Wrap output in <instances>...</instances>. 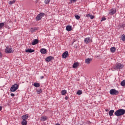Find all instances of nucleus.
<instances>
[{
    "label": "nucleus",
    "instance_id": "nucleus-10",
    "mask_svg": "<svg viewBox=\"0 0 125 125\" xmlns=\"http://www.w3.org/2000/svg\"><path fill=\"white\" fill-rule=\"evenodd\" d=\"M53 59H54V57L52 56H49L46 58L45 61H47V62H50V61H51V60H53Z\"/></svg>",
    "mask_w": 125,
    "mask_h": 125
},
{
    "label": "nucleus",
    "instance_id": "nucleus-19",
    "mask_svg": "<svg viewBox=\"0 0 125 125\" xmlns=\"http://www.w3.org/2000/svg\"><path fill=\"white\" fill-rule=\"evenodd\" d=\"M79 66V62H75L73 64V68L76 69Z\"/></svg>",
    "mask_w": 125,
    "mask_h": 125
},
{
    "label": "nucleus",
    "instance_id": "nucleus-35",
    "mask_svg": "<svg viewBox=\"0 0 125 125\" xmlns=\"http://www.w3.org/2000/svg\"><path fill=\"white\" fill-rule=\"evenodd\" d=\"M105 20H106V18H102V20H101V21H105Z\"/></svg>",
    "mask_w": 125,
    "mask_h": 125
},
{
    "label": "nucleus",
    "instance_id": "nucleus-3",
    "mask_svg": "<svg viewBox=\"0 0 125 125\" xmlns=\"http://www.w3.org/2000/svg\"><path fill=\"white\" fill-rule=\"evenodd\" d=\"M124 68V65L121 63H117L116 66H113V69L115 70H121Z\"/></svg>",
    "mask_w": 125,
    "mask_h": 125
},
{
    "label": "nucleus",
    "instance_id": "nucleus-17",
    "mask_svg": "<svg viewBox=\"0 0 125 125\" xmlns=\"http://www.w3.org/2000/svg\"><path fill=\"white\" fill-rule=\"evenodd\" d=\"M66 31H68V32H70V31H72V26H70V25L66 26Z\"/></svg>",
    "mask_w": 125,
    "mask_h": 125
},
{
    "label": "nucleus",
    "instance_id": "nucleus-32",
    "mask_svg": "<svg viewBox=\"0 0 125 125\" xmlns=\"http://www.w3.org/2000/svg\"><path fill=\"white\" fill-rule=\"evenodd\" d=\"M121 40L123 42H125V35H122V37H121Z\"/></svg>",
    "mask_w": 125,
    "mask_h": 125
},
{
    "label": "nucleus",
    "instance_id": "nucleus-6",
    "mask_svg": "<svg viewBox=\"0 0 125 125\" xmlns=\"http://www.w3.org/2000/svg\"><path fill=\"white\" fill-rule=\"evenodd\" d=\"M5 52L6 53H12V52H13V50H12V48L7 46L5 49Z\"/></svg>",
    "mask_w": 125,
    "mask_h": 125
},
{
    "label": "nucleus",
    "instance_id": "nucleus-41",
    "mask_svg": "<svg viewBox=\"0 0 125 125\" xmlns=\"http://www.w3.org/2000/svg\"><path fill=\"white\" fill-rule=\"evenodd\" d=\"M2 56V55L1 54V53L0 52V57H1Z\"/></svg>",
    "mask_w": 125,
    "mask_h": 125
},
{
    "label": "nucleus",
    "instance_id": "nucleus-36",
    "mask_svg": "<svg viewBox=\"0 0 125 125\" xmlns=\"http://www.w3.org/2000/svg\"><path fill=\"white\" fill-rule=\"evenodd\" d=\"M11 96H12V97L15 96V95L14 93H11Z\"/></svg>",
    "mask_w": 125,
    "mask_h": 125
},
{
    "label": "nucleus",
    "instance_id": "nucleus-26",
    "mask_svg": "<svg viewBox=\"0 0 125 125\" xmlns=\"http://www.w3.org/2000/svg\"><path fill=\"white\" fill-rule=\"evenodd\" d=\"M15 1H16V0H13L12 1H9L8 3L9 4H13V3H15Z\"/></svg>",
    "mask_w": 125,
    "mask_h": 125
},
{
    "label": "nucleus",
    "instance_id": "nucleus-7",
    "mask_svg": "<svg viewBox=\"0 0 125 125\" xmlns=\"http://www.w3.org/2000/svg\"><path fill=\"white\" fill-rule=\"evenodd\" d=\"M92 42V40L90 39L89 37H87L84 39V42L87 44V43H89V42Z\"/></svg>",
    "mask_w": 125,
    "mask_h": 125
},
{
    "label": "nucleus",
    "instance_id": "nucleus-2",
    "mask_svg": "<svg viewBox=\"0 0 125 125\" xmlns=\"http://www.w3.org/2000/svg\"><path fill=\"white\" fill-rule=\"evenodd\" d=\"M19 88V85L17 84H14L10 88V91L12 92H14V91H16L17 89Z\"/></svg>",
    "mask_w": 125,
    "mask_h": 125
},
{
    "label": "nucleus",
    "instance_id": "nucleus-13",
    "mask_svg": "<svg viewBox=\"0 0 125 125\" xmlns=\"http://www.w3.org/2000/svg\"><path fill=\"white\" fill-rule=\"evenodd\" d=\"M38 30H39V28L38 27L32 28L30 29V32L31 33H34V32H36V31H38Z\"/></svg>",
    "mask_w": 125,
    "mask_h": 125
},
{
    "label": "nucleus",
    "instance_id": "nucleus-22",
    "mask_svg": "<svg viewBox=\"0 0 125 125\" xmlns=\"http://www.w3.org/2000/svg\"><path fill=\"white\" fill-rule=\"evenodd\" d=\"M47 119V117L46 116H42L41 118V120L42 122H45V121H46Z\"/></svg>",
    "mask_w": 125,
    "mask_h": 125
},
{
    "label": "nucleus",
    "instance_id": "nucleus-23",
    "mask_svg": "<svg viewBox=\"0 0 125 125\" xmlns=\"http://www.w3.org/2000/svg\"><path fill=\"white\" fill-rule=\"evenodd\" d=\"M86 17H90V19H93V18H94V16H92L90 14H87L86 15Z\"/></svg>",
    "mask_w": 125,
    "mask_h": 125
},
{
    "label": "nucleus",
    "instance_id": "nucleus-37",
    "mask_svg": "<svg viewBox=\"0 0 125 125\" xmlns=\"http://www.w3.org/2000/svg\"><path fill=\"white\" fill-rule=\"evenodd\" d=\"M90 124H91V123H90V122H89V121H88V122H86L87 125H89Z\"/></svg>",
    "mask_w": 125,
    "mask_h": 125
},
{
    "label": "nucleus",
    "instance_id": "nucleus-34",
    "mask_svg": "<svg viewBox=\"0 0 125 125\" xmlns=\"http://www.w3.org/2000/svg\"><path fill=\"white\" fill-rule=\"evenodd\" d=\"M78 0H70V3H73V2H75V1H77Z\"/></svg>",
    "mask_w": 125,
    "mask_h": 125
},
{
    "label": "nucleus",
    "instance_id": "nucleus-24",
    "mask_svg": "<svg viewBox=\"0 0 125 125\" xmlns=\"http://www.w3.org/2000/svg\"><path fill=\"white\" fill-rule=\"evenodd\" d=\"M62 95H65L67 93V90H63L61 91Z\"/></svg>",
    "mask_w": 125,
    "mask_h": 125
},
{
    "label": "nucleus",
    "instance_id": "nucleus-20",
    "mask_svg": "<svg viewBox=\"0 0 125 125\" xmlns=\"http://www.w3.org/2000/svg\"><path fill=\"white\" fill-rule=\"evenodd\" d=\"M33 85L35 87H40V86H41V85L40 84V83H34Z\"/></svg>",
    "mask_w": 125,
    "mask_h": 125
},
{
    "label": "nucleus",
    "instance_id": "nucleus-8",
    "mask_svg": "<svg viewBox=\"0 0 125 125\" xmlns=\"http://www.w3.org/2000/svg\"><path fill=\"white\" fill-rule=\"evenodd\" d=\"M116 12H117L116 9L113 8L110 10L109 14L110 15H114V14H116Z\"/></svg>",
    "mask_w": 125,
    "mask_h": 125
},
{
    "label": "nucleus",
    "instance_id": "nucleus-28",
    "mask_svg": "<svg viewBox=\"0 0 125 125\" xmlns=\"http://www.w3.org/2000/svg\"><path fill=\"white\" fill-rule=\"evenodd\" d=\"M77 94H78V95H81L83 94V92L81 90H78L77 92Z\"/></svg>",
    "mask_w": 125,
    "mask_h": 125
},
{
    "label": "nucleus",
    "instance_id": "nucleus-16",
    "mask_svg": "<svg viewBox=\"0 0 125 125\" xmlns=\"http://www.w3.org/2000/svg\"><path fill=\"white\" fill-rule=\"evenodd\" d=\"M28 118H29V116H28L27 114H25L22 116V120L24 121H26L28 119Z\"/></svg>",
    "mask_w": 125,
    "mask_h": 125
},
{
    "label": "nucleus",
    "instance_id": "nucleus-18",
    "mask_svg": "<svg viewBox=\"0 0 125 125\" xmlns=\"http://www.w3.org/2000/svg\"><path fill=\"white\" fill-rule=\"evenodd\" d=\"M35 50L32 49L31 48L25 50V52H29V53H32V52H34Z\"/></svg>",
    "mask_w": 125,
    "mask_h": 125
},
{
    "label": "nucleus",
    "instance_id": "nucleus-29",
    "mask_svg": "<svg viewBox=\"0 0 125 125\" xmlns=\"http://www.w3.org/2000/svg\"><path fill=\"white\" fill-rule=\"evenodd\" d=\"M121 85L122 86H125V80H123L122 82H121Z\"/></svg>",
    "mask_w": 125,
    "mask_h": 125
},
{
    "label": "nucleus",
    "instance_id": "nucleus-4",
    "mask_svg": "<svg viewBox=\"0 0 125 125\" xmlns=\"http://www.w3.org/2000/svg\"><path fill=\"white\" fill-rule=\"evenodd\" d=\"M109 93L111 94V95H118V94H119V91L115 89H111L109 91Z\"/></svg>",
    "mask_w": 125,
    "mask_h": 125
},
{
    "label": "nucleus",
    "instance_id": "nucleus-33",
    "mask_svg": "<svg viewBox=\"0 0 125 125\" xmlns=\"http://www.w3.org/2000/svg\"><path fill=\"white\" fill-rule=\"evenodd\" d=\"M75 17L76 19H77V20H79V19H80V18H81V17H80V16H79V15H75Z\"/></svg>",
    "mask_w": 125,
    "mask_h": 125
},
{
    "label": "nucleus",
    "instance_id": "nucleus-31",
    "mask_svg": "<svg viewBox=\"0 0 125 125\" xmlns=\"http://www.w3.org/2000/svg\"><path fill=\"white\" fill-rule=\"evenodd\" d=\"M50 1V0H45L44 3H45V4H48Z\"/></svg>",
    "mask_w": 125,
    "mask_h": 125
},
{
    "label": "nucleus",
    "instance_id": "nucleus-12",
    "mask_svg": "<svg viewBox=\"0 0 125 125\" xmlns=\"http://www.w3.org/2000/svg\"><path fill=\"white\" fill-rule=\"evenodd\" d=\"M37 43H39V40L35 39L32 42L31 44L32 45H36Z\"/></svg>",
    "mask_w": 125,
    "mask_h": 125
},
{
    "label": "nucleus",
    "instance_id": "nucleus-43",
    "mask_svg": "<svg viewBox=\"0 0 125 125\" xmlns=\"http://www.w3.org/2000/svg\"><path fill=\"white\" fill-rule=\"evenodd\" d=\"M105 111H107V109H105Z\"/></svg>",
    "mask_w": 125,
    "mask_h": 125
},
{
    "label": "nucleus",
    "instance_id": "nucleus-14",
    "mask_svg": "<svg viewBox=\"0 0 125 125\" xmlns=\"http://www.w3.org/2000/svg\"><path fill=\"white\" fill-rule=\"evenodd\" d=\"M92 61V59L91 58H88L85 60V63L86 64H89L90 62Z\"/></svg>",
    "mask_w": 125,
    "mask_h": 125
},
{
    "label": "nucleus",
    "instance_id": "nucleus-15",
    "mask_svg": "<svg viewBox=\"0 0 125 125\" xmlns=\"http://www.w3.org/2000/svg\"><path fill=\"white\" fill-rule=\"evenodd\" d=\"M115 112V110H111L109 111L108 112V115L109 116H110V117L113 116L114 115V113Z\"/></svg>",
    "mask_w": 125,
    "mask_h": 125
},
{
    "label": "nucleus",
    "instance_id": "nucleus-38",
    "mask_svg": "<svg viewBox=\"0 0 125 125\" xmlns=\"http://www.w3.org/2000/svg\"><path fill=\"white\" fill-rule=\"evenodd\" d=\"M64 99L65 100H68V97H67V96L65 97Z\"/></svg>",
    "mask_w": 125,
    "mask_h": 125
},
{
    "label": "nucleus",
    "instance_id": "nucleus-1",
    "mask_svg": "<svg viewBox=\"0 0 125 125\" xmlns=\"http://www.w3.org/2000/svg\"><path fill=\"white\" fill-rule=\"evenodd\" d=\"M125 114V109H119L115 112L114 115L117 117H120V116H123Z\"/></svg>",
    "mask_w": 125,
    "mask_h": 125
},
{
    "label": "nucleus",
    "instance_id": "nucleus-27",
    "mask_svg": "<svg viewBox=\"0 0 125 125\" xmlns=\"http://www.w3.org/2000/svg\"><path fill=\"white\" fill-rule=\"evenodd\" d=\"M4 26V23L1 22L0 23V30H1L2 29V27Z\"/></svg>",
    "mask_w": 125,
    "mask_h": 125
},
{
    "label": "nucleus",
    "instance_id": "nucleus-21",
    "mask_svg": "<svg viewBox=\"0 0 125 125\" xmlns=\"http://www.w3.org/2000/svg\"><path fill=\"white\" fill-rule=\"evenodd\" d=\"M110 51L112 52V53H114L116 51V47H112L110 48Z\"/></svg>",
    "mask_w": 125,
    "mask_h": 125
},
{
    "label": "nucleus",
    "instance_id": "nucleus-30",
    "mask_svg": "<svg viewBox=\"0 0 125 125\" xmlns=\"http://www.w3.org/2000/svg\"><path fill=\"white\" fill-rule=\"evenodd\" d=\"M37 94H41V93H42V89H40L39 90H37Z\"/></svg>",
    "mask_w": 125,
    "mask_h": 125
},
{
    "label": "nucleus",
    "instance_id": "nucleus-39",
    "mask_svg": "<svg viewBox=\"0 0 125 125\" xmlns=\"http://www.w3.org/2000/svg\"><path fill=\"white\" fill-rule=\"evenodd\" d=\"M44 78V77H43V76H41V80H42V79H43Z\"/></svg>",
    "mask_w": 125,
    "mask_h": 125
},
{
    "label": "nucleus",
    "instance_id": "nucleus-11",
    "mask_svg": "<svg viewBox=\"0 0 125 125\" xmlns=\"http://www.w3.org/2000/svg\"><path fill=\"white\" fill-rule=\"evenodd\" d=\"M40 52L42 54H45V53H46V52H47V51L46 49H45V48H42L40 50Z\"/></svg>",
    "mask_w": 125,
    "mask_h": 125
},
{
    "label": "nucleus",
    "instance_id": "nucleus-9",
    "mask_svg": "<svg viewBox=\"0 0 125 125\" xmlns=\"http://www.w3.org/2000/svg\"><path fill=\"white\" fill-rule=\"evenodd\" d=\"M68 55H69V53L68 51H66L62 54V58H67V57H68Z\"/></svg>",
    "mask_w": 125,
    "mask_h": 125
},
{
    "label": "nucleus",
    "instance_id": "nucleus-40",
    "mask_svg": "<svg viewBox=\"0 0 125 125\" xmlns=\"http://www.w3.org/2000/svg\"><path fill=\"white\" fill-rule=\"evenodd\" d=\"M2 109V107L1 106H0V111H1Z\"/></svg>",
    "mask_w": 125,
    "mask_h": 125
},
{
    "label": "nucleus",
    "instance_id": "nucleus-5",
    "mask_svg": "<svg viewBox=\"0 0 125 125\" xmlns=\"http://www.w3.org/2000/svg\"><path fill=\"white\" fill-rule=\"evenodd\" d=\"M43 16H44V13H41L38 14L36 18L37 21H40V20H41Z\"/></svg>",
    "mask_w": 125,
    "mask_h": 125
},
{
    "label": "nucleus",
    "instance_id": "nucleus-42",
    "mask_svg": "<svg viewBox=\"0 0 125 125\" xmlns=\"http://www.w3.org/2000/svg\"><path fill=\"white\" fill-rule=\"evenodd\" d=\"M55 125H60L59 124H56Z\"/></svg>",
    "mask_w": 125,
    "mask_h": 125
},
{
    "label": "nucleus",
    "instance_id": "nucleus-25",
    "mask_svg": "<svg viewBox=\"0 0 125 125\" xmlns=\"http://www.w3.org/2000/svg\"><path fill=\"white\" fill-rule=\"evenodd\" d=\"M27 124H28V122L26 120H23L22 122H21L22 125H27Z\"/></svg>",
    "mask_w": 125,
    "mask_h": 125
}]
</instances>
